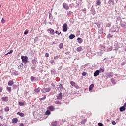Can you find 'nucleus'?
Masks as SVG:
<instances>
[{
	"label": "nucleus",
	"mask_w": 126,
	"mask_h": 126,
	"mask_svg": "<svg viewBox=\"0 0 126 126\" xmlns=\"http://www.w3.org/2000/svg\"><path fill=\"white\" fill-rule=\"evenodd\" d=\"M113 75H114V73L113 72H111L106 74V77L107 78H111V77H112V76H113Z\"/></svg>",
	"instance_id": "6"
},
{
	"label": "nucleus",
	"mask_w": 126,
	"mask_h": 126,
	"mask_svg": "<svg viewBox=\"0 0 126 126\" xmlns=\"http://www.w3.org/2000/svg\"><path fill=\"white\" fill-rule=\"evenodd\" d=\"M19 106H24V102H20L19 101Z\"/></svg>",
	"instance_id": "35"
},
{
	"label": "nucleus",
	"mask_w": 126,
	"mask_h": 126,
	"mask_svg": "<svg viewBox=\"0 0 126 126\" xmlns=\"http://www.w3.org/2000/svg\"><path fill=\"white\" fill-rule=\"evenodd\" d=\"M45 115H51V111L50 110H47L45 112Z\"/></svg>",
	"instance_id": "34"
},
{
	"label": "nucleus",
	"mask_w": 126,
	"mask_h": 126,
	"mask_svg": "<svg viewBox=\"0 0 126 126\" xmlns=\"http://www.w3.org/2000/svg\"><path fill=\"white\" fill-rule=\"evenodd\" d=\"M75 37V35L74 34H71L70 36H69V39L72 40L73 39H74Z\"/></svg>",
	"instance_id": "22"
},
{
	"label": "nucleus",
	"mask_w": 126,
	"mask_h": 126,
	"mask_svg": "<svg viewBox=\"0 0 126 126\" xmlns=\"http://www.w3.org/2000/svg\"><path fill=\"white\" fill-rule=\"evenodd\" d=\"M99 71H100V72H104V71H105V68L101 67Z\"/></svg>",
	"instance_id": "29"
},
{
	"label": "nucleus",
	"mask_w": 126,
	"mask_h": 126,
	"mask_svg": "<svg viewBox=\"0 0 126 126\" xmlns=\"http://www.w3.org/2000/svg\"><path fill=\"white\" fill-rule=\"evenodd\" d=\"M19 116H20V117H24V113H20Z\"/></svg>",
	"instance_id": "51"
},
{
	"label": "nucleus",
	"mask_w": 126,
	"mask_h": 126,
	"mask_svg": "<svg viewBox=\"0 0 126 126\" xmlns=\"http://www.w3.org/2000/svg\"><path fill=\"white\" fill-rule=\"evenodd\" d=\"M1 23H5V20H4V19H3V18H2Z\"/></svg>",
	"instance_id": "49"
},
{
	"label": "nucleus",
	"mask_w": 126,
	"mask_h": 126,
	"mask_svg": "<svg viewBox=\"0 0 126 126\" xmlns=\"http://www.w3.org/2000/svg\"><path fill=\"white\" fill-rule=\"evenodd\" d=\"M111 82H112V84H116V82H115V79L113 78H111Z\"/></svg>",
	"instance_id": "38"
},
{
	"label": "nucleus",
	"mask_w": 126,
	"mask_h": 126,
	"mask_svg": "<svg viewBox=\"0 0 126 126\" xmlns=\"http://www.w3.org/2000/svg\"><path fill=\"white\" fill-rule=\"evenodd\" d=\"M13 73L14 75H15V76L18 75V71H17L15 70H14L13 71Z\"/></svg>",
	"instance_id": "24"
},
{
	"label": "nucleus",
	"mask_w": 126,
	"mask_h": 126,
	"mask_svg": "<svg viewBox=\"0 0 126 126\" xmlns=\"http://www.w3.org/2000/svg\"><path fill=\"white\" fill-rule=\"evenodd\" d=\"M82 12H84L85 14H86V8H84L82 10Z\"/></svg>",
	"instance_id": "46"
},
{
	"label": "nucleus",
	"mask_w": 126,
	"mask_h": 126,
	"mask_svg": "<svg viewBox=\"0 0 126 126\" xmlns=\"http://www.w3.org/2000/svg\"><path fill=\"white\" fill-rule=\"evenodd\" d=\"M21 67H22V66H21V65H20L18 66V69L19 70V69H20V68H21Z\"/></svg>",
	"instance_id": "61"
},
{
	"label": "nucleus",
	"mask_w": 126,
	"mask_h": 126,
	"mask_svg": "<svg viewBox=\"0 0 126 126\" xmlns=\"http://www.w3.org/2000/svg\"><path fill=\"white\" fill-rule=\"evenodd\" d=\"M55 34H56V35H60V34H59V31H55Z\"/></svg>",
	"instance_id": "58"
},
{
	"label": "nucleus",
	"mask_w": 126,
	"mask_h": 126,
	"mask_svg": "<svg viewBox=\"0 0 126 126\" xmlns=\"http://www.w3.org/2000/svg\"><path fill=\"white\" fill-rule=\"evenodd\" d=\"M2 90H3L2 87H0V93L1 92H2Z\"/></svg>",
	"instance_id": "60"
},
{
	"label": "nucleus",
	"mask_w": 126,
	"mask_h": 126,
	"mask_svg": "<svg viewBox=\"0 0 126 126\" xmlns=\"http://www.w3.org/2000/svg\"><path fill=\"white\" fill-rule=\"evenodd\" d=\"M4 111H5V112H9V107H8V106L4 108Z\"/></svg>",
	"instance_id": "32"
},
{
	"label": "nucleus",
	"mask_w": 126,
	"mask_h": 126,
	"mask_svg": "<svg viewBox=\"0 0 126 126\" xmlns=\"http://www.w3.org/2000/svg\"><path fill=\"white\" fill-rule=\"evenodd\" d=\"M99 126H104V125L102 123H98Z\"/></svg>",
	"instance_id": "52"
},
{
	"label": "nucleus",
	"mask_w": 126,
	"mask_h": 126,
	"mask_svg": "<svg viewBox=\"0 0 126 126\" xmlns=\"http://www.w3.org/2000/svg\"><path fill=\"white\" fill-rule=\"evenodd\" d=\"M112 125H116V122H115V121H113L112 122Z\"/></svg>",
	"instance_id": "59"
},
{
	"label": "nucleus",
	"mask_w": 126,
	"mask_h": 126,
	"mask_svg": "<svg viewBox=\"0 0 126 126\" xmlns=\"http://www.w3.org/2000/svg\"><path fill=\"white\" fill-rule=\"evenodd\" d=\"M94 87V84H92L90 85L89 87V91H90L91 90H92V89Z\"/></svg>",
	"instance_id": "19"
},
{
	"label": "nucleus",
	"mask_w": 126,
	"mask_h": 126,
	"mask_svg": "<svg viewBox=\"0 0 126 126\" xmlns=\"http://www.w3.org/2000/svg\"><path fill=\"white\" fill-rule=\"evenodd\" d=\"M30 79H31V81H32V82H34V81H35V80H36V77L32 76L31 77Z\"/></svg>",
	"instance_id": "20"
},
{
	"label": "nucleus",
	"mask_w": 126,
	"mask_h": 126,
	"mask_svg": "<svg viewBox=\"0 0 126 126\" xmlns=\"http://www.w3.org/2000/svg\"><path fill=\"white\" fill-rule=\"evenodd\" d=\"M51 86L52 87H53V88H55V87H56V86L55 85V84H54V83L51 84Z\"/></svg>",
	"instance_id": "57"
},
{
	"label": "nucleus",
	"mask_w": 126,
	"mask_h": 126,
	"mask_svg": "<svg viewBox=\"0 0 126 126\" xmlns=\"http://www.w3.org/2000/svg\"><path fill=\"white\" fill-rule=\"evenodd\" d=\"M40 88H37L35 89V92H37V93L40 92Z\"/></svg>",
	"instance_id": "42"
},
{
	"label": "nucleus",
	"mask_w": 126,
	"mask_h": 126,
	"mask_svg": "<svg viewBox=\"0 0 126 126\" xmlns=\"http://www.w3.org/2000/svg\"><path fill=\"white\" fill-rule=\"evenodd\" d=\"M82 75L83 76H86V72H83L82 73Z\"/></svg>",
	"instance_id": "53"
},
{
	"label": "nucleus",
	"mask_w": 126,
	"mask_h": 126,
	"mask_svg": "<svg viewBox=\"0 0 126 126\" xmlns=\"http://www.w3.org/2000/svg\"><path fill=\"white\" fill-rule=\"evenodd\" d=\"M119 110L120 112H124L125 110H126V108H125V106H123L121 107H120Z\"/></svg>",
	"instance_id": "17"
},
{
	"label": "nucleus",
	"mask_w": 126,
	"mask_h": 126,
	"mask_svg": "<svg viewBox=\"0 0 126 126\" xmlns=\"http://www.w3.org/2000/svg\"><path fill=\"white\" fill-rule=\"evenodd\" d=\"M100 74V71L99 70H97L94 73V76L95 77L98 76Z\"/></svg>",
	"instance_id": "10"
},
{
	"label": "nucleus",
	"mask_w": 126,
	"mask_h": 126,
	"mask_svg": "<svg viewBox=\"0 0 126 126\" xmlns=\"http://www.w3.org/2000/svg\"><path fill=\"white\" fill-rule=\"evenodd\" d=\"M47 32H48L49 34H50V35H55V30H54V29H52V28H50L49 29L47 30Z\"/></svg>",
	"instance_id": "3"
},
{
	"label": "nucleus",
	"mask_w": 126,
	"mask_h": 126,
	"mask_svg": "<svg viewBox=\"0 0 126 126\" xmlns=\"http://www.w3.org/2000/svg\"><path fill=\"white\" fill-rule=\"evenodd\" d=\"M96 4H97V5H101V1L100 0H97Z\"/></svg>",
	"instance_id": "36"
},
{
	"label": "nucleus",
	"mask_w": 126,
	"mask_h": 126,
	"mask_svg": "<svg viewBox=\"0 0 126 126\" xmlns=\"http://www.w3.org/2000/svg\"><path fill=\"white\" fill-rule=\"evenodd\" d=\"M57 123H58V122H57V121L52 122L51 123V126H57Z\"/></svg>",
	"instance_id": "26"
},
{
	"label": "nucleus",
	"mask_w": 126,
	"mask_h": 126,
	"mask_svg": "<svg viewBox=\"0 0 126 126\" xmlns=\"http://www.w3.org/2000/svg\"><path fill=\"white\" fill-rule=\"evenodd\" d=\"M77 40L79 44H81L83 42V40L80 37H78Z\"/></svg>",
	"instance_id": "14"
},
{
	"label": "nucleus",
	"mask_w": 126,
	"mask_h": 126,
	"mask_svg": "<svg viewBox=\"0 0 126 126\" xmlns=\"http://www.w3.org/2000/svg\"><path fill=\"white\" fill-rule=\"evenodd\" d=\"M28 34V30H26L24 32V35H27Z\"/></svg>",
	"instance_id": "44"
},
{
	"label": "nucleus",
	"mask_w": 126,
	"mask_h": 126,
	"mask_svg": "<svg viewBox=\"0 0 126 126\" xmlns=\"http://www.w3.org/2000/svg\"><path fill=\"white\" fill-rule=\"evenodd\" d=\"M73 15V12H72V11H67V15L68 16H70V15Z\"/></svg>",
	"instance_id": "21"
},
{
	"label": "nucleus",
	"mask_w": 126,
	"mask_h": 126,
	"mask_svg": "<svg viewBox=\"0 0 126 126\" xmlns=\"http://www.w3.org/2000/svg\"><path fill=\"white\" fill-rule=\"evenodd\" d=\"M108 3L110 5H112V4H113V5H114V3H115V2H114V0H109L108 1Z\"/></svg>",
	"instance_id": "23"
},
{
	"label": "nucleus",
	"mask_w": 126,
	"mask_h": 126,
	"mask_svg": "<svg viewBox=\"0 0 126 126\" xmlns=\"http://www.w3.org/2000/svg\"><path fill=\"white\" fill-rule=\"evenodd\" d=\"M63 31L64 32H66V31H67V24L66 23L63 24Z\"/></svg>",
	"instance_id": "4"
},
{
	"label": "nucleus",
	"mask_w": 126,
	"mask_h": 126,
	"mask_svg": "<svg viewBox=\"0 0 126 126\" xmlns=\"http://www.w3.org/2000/svg\"><path fill=\"white\" fill-rule=\"evenodd\" d=\"M55 104H56L57 105H61V102L59 101H56L54 102Z\"/></svg>",
	"instance_id": "40"
},
{
	"label": "nucleus",
	"mask_w": 126,
	"mask_h": 126,
	"mask_svg": "<svg viewBox=\"0 0 126 126\" xmlns=\"http://www.w3.org/2000/svg\"><path fill=\"white\" fill-rule=\"evenodd\" d=\"M63 43H61L59 44V48H60V49H63Z\"/></svg>",
	"instance_id": "30"
},
{
	"label": "nucleus",
	"mask_w": 126,
	"mask_h": 126,
	"mask_svg": "<svg viewBox=\"0 0 126 126\" xmlns=\"http://www.w3.org/2000/svg\"><path fill=\"white\" fill-rule=\"evenodd\" d=\"M58 86H59L60 88H61V89H63V85L60 84V85H58Z\"/></svg>",
	"instance_id": "39"
},
{
	"label": "nucleus",
	"mask_w": 126,
	"mask_h": 126,
	"mask_svg": "<svg viewBox=\"0 0 126 126\" xmlns=\"http://www.w3.org/2000/svg\"><path fill=\"white\" fill-rule=\"evenodd\" d=\"M50 63H55V60H51L50 61Z\"/></svg>",
	"instance_id": "48"
},
{
	"label": "nucleus",
	"mask_w": 126,
	"mask_h": 126,
	"mask_svg": "<svg viewBox=\"0 0 126 126\" xmlns=\"http://www.w3.org/2000/svg\"><path fill=\"white\" fill-rule=\"evenodd\" d=\"M118 31H119V30H118L117 31L116 30H113L110 31V32H111V33H116V32H118Z\"/></svg>",
	"instance_id": "37"
},
{
	"label": "nucleus",
	"mask_w": 126,
	"mask_h": 126,
	"mask_svg": "<svg viewBox=\"0 0 126 126\" xmlns=\"http://www.w3.org/2000/svg\"><path fill=\"white\" fill-rule=\"evenodd\" d=\"M62 95H63V93L60 92L58 96H57V100H61V99L63 98V96Z\"/></svg>",
	"instance_id": "8"
},
{
	"label": "nucleus",
	"mask_w": 126,
	"mask_h": 126,
	"mask_svg": "<svg viewBox=\"0 0 126 126\" xmlns=\"http://www.w3.org/2000/svg\"><path fill=\"white\" fill-rule=\"evenodd\" d=\"M81 123L82 125H84V124L86 123V119H84V120L82 121Z\"/></svg>",
	"instance_id": "41"
},
{
	"label": "nucleus",
	"mask_w": 126,
	"mask_h": 126,
	"mask_svg": "<svg viewBox=\"0 0 126 126\" xmlns=\"http://www.w3.org/2000/svg\"><path fill=\"white\" fill-rule=\"evenodd\" d=\"M63 6L64 9H66V10H68V9H69V6H68L65 3L63 4Z\"/></svg>",
	"instance_id": "5"
},
{
	"label": "nucleus",
	"mask_w": 126,
	"mask_h": 126,
	"mask_svg": "<svg viewBox=\"0 0 126 126\" xmlns=\"http://www.w3.org/2000/svg\"><path fill=\"white\" fill-rule=\"evenodd\" d=\"M51 73L52 75H55V74H56V70H55V69L51 70Z\"/></svg>",
	"instance_id": "28"
},
{
	"label": "nucleus",
	"mask_w": 126,
	"mask_h": 126,
	"mask_svg": "<svg viewBox=\"0 0 126 126\" xmlns=\"http://www.w3.org/2000/svg\"><path fill=\"white\" fill-rule=\"evenodd\" d=\"M7 91L8 92H11V87H7Z\"/></svg>",
	"instance_id": "33"
},
{
	"label": "nucleus",
	"mask_w": 126,
	"mask_h": 126,
	"mask_svg": "<svg viewBox=\"0 0 126 126\" xmlns=\"http://www.w3.org/2000/svg\"><path fill=\"white\" fill-rule=\"evenodd\" d=\"M113 38V35L111 34H108L107 36V39H112Z\"/></svg>",
	"instance_id": "31"
},
{
	"label": "nucleus",
	"mask_w": 126,
	"mask_h": 126,
	"mask_svg": "<svg viewBox=\"0 0 126 126\" xmlns=\"http://www.w3.org/2000/svg\"><path fill=\"white\" fill-rule=\"evenodd\" d=\"M21 60L23 63H24V64H26V63H28V57L26 56H22Z\"/></svg>",
	"instance_id": "1"
},
{
	"label": "nucleus",
	"mask_w": 126,
	"mask_h": 126,
	"mask_svg": "<svg viewBox=\"0 0 126 126\" xmlns=\"http://www.w3.org/2000/svg\"><path fill=\"white\" fill-rule=\"evenodd\" d=\"M77 52H81L82 51V47L79 46L77 48Z\"/></svg>",
	"instance_id": "25"
},
{
	"label": "nucleus",
	"mask_w": 126,
	"mask_h": 126,
	"mask_svg": "<svg viewBox=\"0 0 126 126\" xmlns=\"http://www.w3.org/2000/svg\"><path fill=\"white\" fill-rule=\"evenodd\" d=\"M123 107L126 108V102L124 104Z\"/></svg>",
	"instance_id": "62"
},
{
	"label": "nucleus",
	"mask_w": 126,
	"mask_h": 126,
	"mask_svg": "<svg viewBox=\"0 0 126 126\" xmlns=\"http://www.w3.org/2000/svg\"><path fill=\"white\" fill-rule=\"evenodd\" d=\"M91 12L93 15H95L96 14V12L95 11V8H92L91 9Z\"/></svg>",
	"instance_id": "12"
},
{
	"label": "nucleus",
	"mask_w": 126,
	"mask_h": 126,
	"mask_svg": "<svg viewBox=\"0 0 126 126\" xmlns=\"http://www.w3.org/2000/svg\"><path fill=\"white\" fill-rule=\"evenodd\" d=\"M49 56V53H45V57L46 58H48Z\"/></svg>",
	"instance_id": "54"
},
{
	"label": "nucleus",
	"mask_w": 126,
	"mask_h": 126,
	"mask_svg": "<svg viewBox=\"0 0 126 126\" xmlns=\"http://www.w3.org/2000/svg\"><path fill=\"white\" fill-rule=\"evenodd\" d=\"M48 109L49 110H50V111L53 112L55 110V107H54L53 106H49L48 107Z\"/></svg>",
	"instance_id": "13"
},
{
	"label": "nucleus",
	"mask_w": 126,
	"mask_h": 126,
	"mask_svg": "<svg viewBox=\"0 0 126 126\" xmlns=\"http://www.w3.org/2000/svg\"><path fill=\"white\" fill-rule=\"evenodd\" d=\"M13 80H10L8 82V85H9V86H12V85H13Z\"/></svg>",
	"instance_id": "15"
},
{
	"label": "nucleus",
	"mask_w": 126,
	"mask_h": 126,
	"mask_svg": "<svg viewBox=\"0 0 126 126\" xmlns=\"http://www.w3.org/2000/svg\"><path fill=\"white\" fill-rule=\"evenodd\" d=\"M51 88L48 87V88H43L42 89L41 91L42 92V93H46V92H50V91H51Z\"/></svg>",
	"instance_id": "2"
},
{
	"label": "nucleus",
	"mask_w": 126,
	"mask_h": 126,
	"mask_svg": "<svg viewBox=\"0 0 126 126\" xmlns=\"http://www.w3.org/2000/svg\"><path fill=\"white\" fill-rule=\"evenodd\" d=\"M70 84L72 85V86H74V85H75V83L73 81H71Z\"/></svg>",
	"instance_id": "43"
},
{
	"label": "nucleus",
	"mask_w": 126,
	"mask_h": 126,
	"mask_svg": "<svg viewBox=\"0 0 126 126\" xmlns=\"http://www.w3.org/2000/svg\"><path fill=\"white\" fill-rule=\"evenodd\" d=\"M31 69H32V71H34V70H35V67L32 66L31 68Z\"/></svg>",
	"instance_id": "56"
},
{
	"label": "nucleus",
	"mask_w": 126,
	"mask_h": 126,
	"mask_svg": "<svg viewBox=\"0 0 126 126\" xmlns=\"http://www.w3.org/2000/svg\"><path fill=\"white\" fill-rule=\"evenodd\" d=\"M20 126H24V124H23V123H21Z\"/></svg>",
	"instance_id": "64"
},
{
	"label": "nucleus",
	"mask_w": 126,
	"mask_h": 126,
	"mask_svg": "<svg viewBox=\"0 0 126 126\" xmlns=\"http://www.w3.org/2000/svg\"><path fill=\"white\" fill-rule=\"evenodd\" d=\"M113 50V47L112 46H109L107 48V52H111V51Z\"/></svg>",
	"instance_id": "16"
},
{
	"label": "nucleus",
	"mask_w": 126,
	"mask_h": 126,
	"mask_svg": "<svg viewBox=\"0 0 126 126\" xmlns=\"http://www.w3.org/2000/svg\"><path fill=\"white\" fill-rule=\"evenodd\" d=\"M121 27H122L123 29H126V22H124L123 23H122L120 24Z\"/></svg>",
	"instance_id": "7"
},
{
	"label": "nucleus",
	"mask_w": 126,
	"mask_h": 126,
	"mask_svg": "<svg viewBox=\"0 0 126 126\" xmlns=\"http://www.w3.org/2000/svg\"><path fill=\"white\" fill-rule=\"evenodd\" d=\"M104 53H105V50H101L100 52H97V55L100 57H102V55H103Z\"/></svg>",
	"instance_id": "9"
},
{
	"label": "nucleus",
	"mask_w": 126,
	"mask_h": 126,
	"mask_svg": "<svg viewBox=\"0 0 126 126\" xmlns=\"http://www.w3.org/2000/svg\"><path fill=\"white\" fill-rule=\"evenodd\" d=\"M1 100L2 102H8L9 99L7 97H2Z\"/></svg>",
	"instance_id": "11"
},
{
	"label": "nucleus",
	"mask_w": 126,
	"mask_h": 126,
	"mask_svg": "<svg viewBox=\"0 0 126 126\" xmlns=\"http://www.w3.org/2000/svg\"><path fill=\"white\" fill-rule=\"evenodd\" d=\"M59 58H60V55H57L56 56H55L54 59V60H57V59H59Z\"/></svg>",
	"instance_id": "45"
},
{
	"label": "nucleus",
	"mask_w": 126,
	"mask_h": 126,
	"mask_svg": "<svg viewBox=\"0 0 126 126\" xmlns=\"http://www.w3.org/2000/svg\"><path fill=\"white\" fill-rule=\"evenodd\" d=\"M32 63L34 66L36 65V63H37V61L35 59H33L32 61Z\"/></svg>",
	"instance_id": "18"
},
{
	"label": "nucleus",
	"mask_w": 126,
	"mask_h": 126,
	"mask_svg": "<svg viewBox=\"0 0 126 126\" xmlns=\"http://www.w3.org/2000/svg\"><path fill=\"white\" fill-rule=\"evenodd\" d=\"M12 53H13V50H11L9 52H8V54H12Z\"/></svg>",
	"instance_id": "55"
},
{
	"label": "nucleus",
	"mask_w": 126,
	"mask_h": 126,
	"mask_svg": "<svg viewBox=\"0 0 126 126\" xmlns=\"http://www.w3.org/2000/svg\"><path fill=\"white\" fill-rule=\"evenodd\" d=\"M121 65H125V62H122L121 63Z\"/></svg>",
	"instance_id": "63"
},
{
	"label": "nucleus",
	"mask_w": 126,
	"mask_h": 126,
	"mask_svg": "<svg viewBox=\"0 0 126 126\" xmlns=\"http://www.w3.org/2000/svg\"><path fill=\"white\" fill-rule=\"evenodd\" d=\"M106 27H111V23H108V24H107Z\"/></svg>",
	"instance_id": "50"
},
{
	"label": "nucleus",
	"mask_w": 126,
	"mask_h": 126,
	"mask_svg": "<svg viewBox=\"0 0 126 126\" xmlns=\"http://www.w3.org/2000/svg\"><path fill=\"white\" fill-rule=\"evenodd\" d=\"M18 121V119H17V118H15L12 119L13 123H17Z\"/></svg>",
	"instance_id": "27"
},
{
	"label": "nucleus",
	"mask_w": 126,
	"mask_h": 126,
	"mask_svg": "<svg viewBox=\"0 0 126 126\" xmlns=\"http://www.w3.org/2000/svg\"><path fill=\"white\" fill-rule=\"evenodd\" d=\"M46 99V95L42 98H40V101H43V100H45Z\"/></svg>",
	"instance_id": "47"
}]
</instances>
